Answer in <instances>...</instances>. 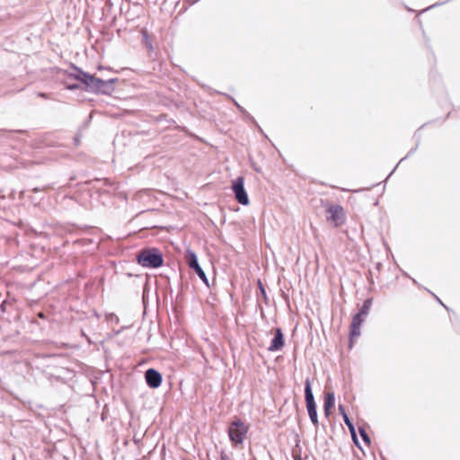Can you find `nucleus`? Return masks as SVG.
<instances>
[{
  "label": "nucleus",
  "mask_w": 460,
  "mask_h": 460,
  "mask_svg": "<svg viewBox=\"0 0 460 460\" xmlns=\"http://www.w3.org/2000/svg\"><path fill=\"white\" fill-rule=\"evenodd\" d=\"M137 262L146 268H158L163 265V255L155 248H149L141 251L137 256Z\"/></svg>",
  "instance_id": "nucleus-1"
},
{
  "label": "nucleus",
  "mask_w": 460,
  "mask_h": 460,
  "mask_svg": "<svg viewBox=\"0 0 460 460\" xmlns=\"http://www.w3.org/2000/svg\"><path fill=\"white\" fill-rule=\"evenodd\" d=\"M247 432L248 426L241 420H234L228 428L230 440L236 445L243 442Z\"/></svg>",
  "instance_id": "nucleus-2"
},
{
  "label": "nucleus",
  "mask_w": 460,
  "mask_h": 460,
  "mask_svg": "<svg viewBox=\"0 0 460 460\" xmlns=\"http://www.w3.org/2000/svg\"><path fill=\"white\" fill-rule=\"evenodd\" d=\"M305 402L306 408L308 411V415L310 420L314 423V426L318 425L317 412H316V405L314 402V395L311 389V383L309 379L305 380Z\"/></svg>",
  "instance_id": "nucleus-3"
},
{
  "label": "nucleus",
  "mask_w": 460,
  "mask_h": 460,
  "mask_svg": "<svg viewBox=\"0 0 460 460\" xmlns=\"http://www.w3.org/2000/svg\"><path fill=\"white\" fill-rule=\"evenodd\" d=\"M232 190L234 194L236 200L243 205L249 204V198L247 192L244 190V178L243 176L237 177L232 184Z\"/></svg>",
  "instance_id": "nucleus-4"
},
{
  "label": "nucleus",
  "mask_w": 460,
  "mask_h": 460,
  "mask_svg": "<svg viewBox=\"0 0 460 460\" xmlns=\"http://www.w3.org/2000/svg\"><path fill=\"white\" fill-rule=\"evenodd\" d=\"M346 215L344 208L339 205L330 206L327 209V220L332 222L334 226H340L344 224Z\"/></svg>",
  "instance_id": "nucleus-5"
},
{
  "label": "nucleus",
  "mask_w": 460,
  "mask_h": 460,
  "mask_svg": "<svg viewBox=\"0 0 460 460\" xmlns=\"http://www.w3.org/2000/svg\"><path fill=\"white\" fill-rule=\"evenodd\" d=\"M112 81H102L88 75V91L108 93L111 91Z\"/></svg>",
  "instance_id": "nucleus-6"
},
{
  "label": "nucleus",
  "mask_w": 460,
  "mask_h": 460,
  "mask_svg": "<svg viewBox=\"0 0 460 460\" xmlns=\"http://www.w3.org/2000/svg\"><path fill=\"white\" fill-rule=\"evenodd\" d=\"M186 261L190 268L194 270L197 275L200 278V279L206 284L208 285L207 276L201 267L198 262V258L195 252L190 250H188L186 252Z\"/></svg>",
  "instance_id": "nucleus-7"
},
{
  "label": "nucleus",
  "mask_w": 460,
  "mask_h": 460,
  "mask_svg": "<svg viewBox=\"0 0 460 460\" xmlns=\"http://www.w3.org/2000/svg\"><path fill=\"white\" fill-rule=\"evenodd\" d=\"M145 378L150 388H158L162 384L161 374L154 368H149L146 371Z\"/></svg>",
  "instance_id": "nucleus-8"
},
{
  "label": "nucleus",
  "mask_w": 460,
  "mask_h": 460,
  "mask_svg": "<svg viewBox=\"0 0 460 460\" xmlns=\"http://www.w3.org/2000/svg\"><path fill=\"white\" fill-rule=\"evenodd\" d=\"M285 341H284V335L279 328H277L275 330V336L273 340L270 342V347L268 349L270 351H278L280 350L284 347Z\"/></svg>",
  "instance_id": "nucleus-9"
},
{
  "label": "nucleus",
  "mask_w": 460,
  "mask_h": 460,
  "mask_svg": "<svg viewBox=\"0 0 460 460\" xmlns=\"http://www.w3.org/2000/svg\"><path fill=\"white\" fill-rule=\"evenodd\" d=\"M365 320V316L360 313L354 315L351 323L350 338H358L360 335V327Z\"/></svg>",
  "instance_id": "nucleus-10"
},
{
  "label": "nucleus",
  "mask_w": 460,
  "mask_h": 460,
  "mask_svg": "<svg viewBox=\"0 0 460 460\" xmlns=\"http://www.w3.org/2000/svg\"><path fill=\"white\" fill-rule=\"evenodd\" d=\"M335 403V396L333 393L328 392L325 394V400H324V411L325 414L328 415L331 409L334 406Z\"/></svg>",
  "instance_id": "nucleus-11"
},
{
  "label": "nucleus",
  "mask_w": 460,
  "mask_h": 460,
  "mask_svg": "<svg viewBox=\"0 0 460 460\" xmlns=\"http://www.w3.org/2000/svg\"><path fill=\"white\" fill-rule=\"evenodd\" d=\"M371 304H372V302H371V300H370V299L366 300V301L364 302V304H363V306H362V308H361V310H360V312H359V313H360L362 315H364L365 317L367 315V314H368V312H369V310H370Z\"/></svg>",
  "instance_id": "nucleus-12"
},
{
  "label": "nucleus",
  "mask_w": 460,
  "mask_h": 460,
  "mask_svg": "<svg viewBox=\"0 0 460 460\" xmlns=\"http://www.w3.org/2000/svg\"><path fill=\"white\" fill-rule=\"evenodd\" d=\"M343 420H344L345 424L348 426L352 437L355 438V429H354L352 422L349 419L347 413H343Z\"/></svg>",
  "instance_id": "nucleus-13"
},
{
  "label": "nucleus",
  "mask_w": 460,
  "mask_h": 460,
  "mask_svg": "<svg viewBox=\"0 0 460 460\" xmlns=\"http://www.w3.org/2000/svg\"><path fill=\"white\" fill-rule=\"evenodd\" d=\"M359 433H360V436H361V438H363V440H364L366 443L369 444V443H370V438H369V437L367 436V432H366L363 429H361V428H360V429H359Z\"/></svg>",
  "instance_id": "nucleus-14"
},
{
  "label": "nucleus",
  "mask_w": 460,
  "mask_h": 460,
  "mask_svg": "<svg viewBox=\"0 0 460 460\" xmlns=\"http://www.w3.org/2000/svg\"><path fill=\"white\" fill-rule=\"evenodd\" d=\"M259 285H260L261 291L262 295L264 296L265 295V290H264V288H263V287H262V285H261V283L260 281H259Z\"/></svg>",
  "instance_id": "nucleus-15"
},
{
  "label": "nucleus",
  "mask_w": 460,
  "mask_h": 460,
  "mask_svg": "<svg viewBox=\"0 0 460 460\" xmlns=\"http://www.w3.org/2000/svg\"><path fill=\"white\" fill-rule=\"evenodd\" d=\"M339 410H340V411H341L342 416H343V413H346L343 406L340 405Z\"/></svg>",
  "instance_id": "nucleus-16"
},
{
  "label": "nucleus",
  "mask_w": 460,
  "mask_h": 460,
  "mask_svg": "<svg viewBox=\"0 0 460 460\" xmlns=\"http://www.w3.org/2000/svg\"><path fill=\"white\" fill-rule=\"evenodd\" d=\"M339 410H340V411H341L342 416H343V413H346L343 406L340 405Z\"/></svg>",
  "instance_id": "nucleus-17"
},
{
  "label": "nucleus",
  "mask_w": 460,
  "mask_h": 460,
  "mask_svg": "<svg viewBox=\"0 0 460 460\" xmlns=\"http://www.w3.org/2000/svg\"><path fill=\"white\" fill-rule=\"evenodd\" d=\"M301 460V459H300Z\"/></svg>",
  "instance_id": "nucleus-18"
}]
</instances>
